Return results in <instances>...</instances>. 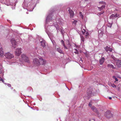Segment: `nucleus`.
<instances>
[{
  "instance_id": "3",
  "label": "nucleus",
  "mask_w": 121,
  "mask_h": 121,
  "mask_svg": "<svg viewBox=\"0 0 121 121\" xmlns=\"http://www.w3.org/2000/svg\"><path fill=\"white\" fill-rule=\"evenodd\" d=\"M21 57L22 59L26 62L28 63L29 62V58L26 56L24 54H22L21 55Z\"/></svg>"
},
{
  "instance_id": "23",
  "label": "nucleus",
  "mask_w": 121,
  "mask_h": 121,
  "mask_svg": "<svg viewBox=\"0 0 121 121\" xmlns=\"http://www.w3.org/2000/svg\"><path fill=\"white\" fill-rule=\"evenodd\" d=\"M64 48L66 49H67L68 48L65 45V44L64 43H63V44H62Z\"/></svg>"
},
{
  "instance_id": "14",
  "label": "nucleus",
  "mask_w": 121,
  "mask_h": 121,
  "mask_svg": "<svg viewBox=\"0 0 121 121\" xmlns=\"http://www.w3.org/2000/svg\"><path fill=\"white\" fill-rule=\"evenodd\" d=\"M90 107H91V109L94 111L97 112L99 115L98 113V110L97 109H96L95 106H90Z\"/></svg>"
},
{
  "instance_id": "1",
  "label": "nucleus",
  "mask_w": 121,
  "mask_h": 121,
  "mask_svg": "<svg viewBox=\"0 0 121 121\" xmlns=\"http://www.w3.org/2000/svg\"><path fill=\"white\" fill-rule=\"evenodd\" d=\"M104 115L107 118H110L112 117V114L111 113V111L108 110L106 112Z\"/></svg>"
},
{
  "instance_id": "26",
  "label": "nucleus",
  "mask_w": 121,
  "mask_h": 121,
  "mask_svg": "<svg viewBox=\"0 0 121 121\" xmlns=\"http://www.w3.org/2000/svg\"><path fill=\"white\" fill-rule=\"evenodd\" d=\"M119 16V14L117 13L115 15V17H118Z\"/></svg>"
},
{
  "instance_id": "29",
  "label": "nucleus",
  "mask_w": 121,
  "mask_h": 121,
  "mask_svg": "<svg viewBox=\"0 0 121 121\" xmlns=\"http://www.w3.org/2000/svg\"><path fill=\"white\" fill-rule=\"evenodd\" d=\"M111 86L113 88L116 87V85L113 84H112Z\"/></svg>"
},
{
  "instance_id": "12",
  "label": "nucleus",
  "mask_w": 121,
  "mask_h": 121,
  "mask_svg": "<svg viewBox=\"0 0 121 121\" xmlns=\"http://www.w3.org/2000/svg\"><path fill=\"white\" fill-rule=\"evenodd\" d=\"M121 60H118L117 62V65L118 67H120L121 66Z\"/></svg>"
},
{
  "instance_id": "22",
  "label": "nucleus",
  "mask_w": 121,
  "mask_h": 121,
  "mask_svg": "<svg viewBox=\"0 0 121 121\" xmlns=\"http://www.w3.org/2000/svg\"><path fill=\"white\" fill-rule=\"evenodd\" d=\"M85 36L86 37H87L89 35V34L88 32H87L85 34Z\"/></svg>"
},
{
  "instance_id": "9",
  "label": "nucleus",
  "mask_w": 121,
  "mask_h": 121,
  "mask_svg": "<svg viewBox=\"0 0 121 121\" xmlns=\"http://www.w3.org/2000/svg\"><path fill=\"white\" fill-rule=\"evenodd\" d=\"M33 61L34 63L36 64H37V65H40V63L39 61V59L38 60L37 58H35L33 60Z\"/></svg>"
},
{
  "instance_id": "32",
  "label": "nucleus",
  "mask_w": 121,
  "mask_h": 121,
  "mask_svg": "<svg viewBox=\"0 0 121 121\" xmlns=\"http://www.w3.org/2000/svg\"><path fill=\"white\" fill-rule=\"evenodd\" d=\"M3 81V79L0 77V81Z\"/></svg>"
},
{
  "instance_id": "24",
  "label": "nucleus",
  "mask_w": 121,
  "mask_h": 121,
  "mask_svg": "<svg viewBox=\"0 0 121 121\" xmlns=\"http://www.w3.org/2000/svg\"><path fill=\"white\" fill-rule=\"evenodd\" d=\"M75 51L74 52V53H75L76 54H78L79 52L77 49H75Z\"/></svg>"
},
{
  "instance_id": "11",
  "label": "nucleus",
  "mask_w": 121,
  "mask_h": 121,
  "mask_svg": "<svg viewBox=\"0 0 121 121\" xmlns=\"http://www.w3.org/2000/svg\"><path fill=\"white\" fill-rule=\"evenodd\" d=\"M105 60V59L104 57H103L101 58L99 60V63L100 65H102L103 64Z\"/></svg>"
},
{
  "instance_id": "18",
  "label": "nucleus",
  "mask_w": 121,
  "mask_h": 121,
  "mask_svg": "<svg viewBox=\"0 0 121 121\" xmlns=\"http://www.w3.org/2000/svg\"><path fill=\"white\" fill-rule=\"evenodd\" d=\"M80 37L81 42H82L83 43H84L85 40V38L83 37L82 36L80 35Z\"/></svg>"
},
{
  "instance_id": "31",
  "label": "nucleus",
  "mask_w": 121,
  "mask_h": 121,
  "mask_svg": "<svg viewBox=\"0 0 121 121\" xmlns=\"http://www.w3.org/2000/svg\"><path fill=\"white\" fill-rule=\"evenodd\" d=\"M92 105V104H91V103H90L89 104V106H91Z\"/></svg>"
},
{
  "instance_id": "4",
  "label": "nucleus",
  "mask_w": 121,
  "mask_h": 121,
  "mask_svg": "<svg viewBox=\"0 0 121 121\" xmlns=\"http://www.w3.org/2000/svg\"><path fill=\"white\" fill-rule=\"evenodd\" d=\"M21 53V48H17L15 51V55L18 56H19Z\"/></svg>"
},
{
  "instance_id": "7",
  "label": "nucleus",
  "mask_w": 121,
  "mask_h": 121,
  "mask_svg": "<svg viewBox=\"0 0 121 121\" xmlns=\"http://www.w3.org/2000/svg\"><path fill=\"white\" fill-rule=\"evenodd\" d=\"M68 9H69L68 10V11L70 14V18H72L74 16L73 12L72 10L70 8H69Z\"/></svg>"
},
{
  "instance_id": "30",
  "label": "nucleus",
  "mask_w": 121,
  "mask_h": 121,
  "mask_svg": "<svg viewBox=\"0 0 121 121\" xmlns=\"http://www.w3.org/2000/svg\"><path fill=\"white\" fill-rule=\"evenodd\" d=\"M68 45H69V46L70 47L71 46L69 42L68 41Z\"/></svg>"
},
{
  "instance_id": "33",
  "label": "nucleus",
  "mask_w": 121,
  "mask_h": 121,
  "mask_svg": "<svg viewBox=\"0 0 121 121\" xmlns=\"http://www.w3.org/2000/svg\"><path fill=\"white\" fill-rule=\"evenodd\" d=\"M82 33L83 34H85V32L84 31H82Z\"/></svg>"
},
{
  "instance_id": "20",
  "label": "nucleus",
  "mask_w": 121,
  "mask_h": 121,
  "mask_svg": "<svg viewBox=\"0 0 121 121\" xmlns=\"http://www.w3.org/2000/svg\"><path fill=\"white\" fill-rule=\"evenodd\" d=\"M114 17H115V15L114 14H112L110 17V19H113Z\"/></svg>"
},
{
  "instance_id": "13",
  "label": "nucleus",
  "mask_w": 121,
  "mask_h": 121,
  "mask_svg": "<svg viewBox=\"0 0 121 121\" xmlns=\"http://www.w3.org/2000/svg\"><path fill=\"white\" fill-rule=\"evenodd\" d=\"M107 66L108 67L112 68L113 69H115L116 68L115 65L114 66L111 64H108Z\"/></svg>"
},
{
  "instance_id": "34",
  "label": "nucleus",
  "mask_w": 121,
  "mask_h": 121,
  "mask_svg": "<svg viewBox=\"0 0 121 121\" xmlns=\"http://www.w3.org/2000/svg\"><path fill=\"white\" fill-rule=\"evenodd\" d=\"M61 42V43H62V44H63V43H64V41H63V40H62Z\"/></svg>"
},
{
  "instance_id": "21",
  "label": "nucleus",
  "mask_w": 121,
  "mask_h": 121,
  "mask_svg": "<svg viewBox=\"0 0 121 121\" xmlns=\"http://www.w3.org/2000/svg\"><path fill=\"white\" fill-rule=\"evenodd\" d=\"M77 22V21L74 20V21L72 22L73 24V25H75L76 24V23Z\"/></svg>"
},
{
  "instance_id": "5",
  "label": "nucleus",
  "mask_w": 121,
  "mask_h": 121,
  "mask_svg": "<svg viewBox=\"0 0 121 121\" xmlns=\"http://www.w3.org/2000/svg\"><path fill=\"white\" fill-rule=\"evenodd\" d=\"M5 57L7 58L11 59L13 58L14 56L9 52L5 54Z\"/></svg>"
},
{
  "instance_id": "6",
  "label": "nucleus",
  "mask_w": 121,
  "mask_h": 121,
  "mask_svg": "<svg viewBox=\"0 0 121 121\" xmlns=\"http://www.w3.org/2000/svg\"><path fill=\"white\" fill-rule=\"evenodd\" d=\"M92 89L91 88L88 89L87 91V94L88 95V97L89 98L90 97L92 93Z\"/></svg>"
},
{
  "instance_id": "17",
  "label": "nucleus",
  "mask_w": 121,
  "mask_h": 121,
  "mask_svg": "<svg viewBox=\"0 0 121 121\" xmlns=\"http://www.w3.org/2000/svg\"><path fill=\"white\" fill-rule=\"evenodd\" d=\"M57 51L59 53L61 54H63V52L62 50H61L60 48H57Z\"/></svg>"
},
{
  "instance_id": "36",
  "label": "nucleus",
  "mask_w": 121,
  "mask_h": 121,
  "mask_svg": "<svg viewBox=\"0 0 121 121\" xmlns=\"http://www.w3.org/2000/svg\"><path fill=\"white\" fill-rule=\"evenodd\" d=\"M83 17V16L82 15V17Z\"/></svg>"
},
{
  "instance_id": "16",
  "label": "nucleus",
  "mask_w": 121,
  "mask_h": 121,
  "mask_svg": "<svg viewBox=\"0 0 121 121\" xmlns=\"http://www.w3.org/2000/svg\"><path fill=\"white\" fill-rule=\"evenodd\" d=\"M3 48H0V55L1 56H4V53L2 51Z\"/></svg>"
},
{
  "instance_id": "15",
  "label": "nucleus",
  "mask_w": 121,
  "mask_h": 121,
  "mask_svg": "<svg viewBox=\"0 0 121 121\" xmlns=\"http://www.w3.org/2000/svg\"><path fill=\"white\" fill-rule=\"evenodd\" d=\"M45 43V41L44 40H42V41H41V45L43 47H44L46 45Z\"/></svg>"
},
{
  "instance_id": "10",
  "label": "nucleus",
  "mask_w": 121,
  "mask_h": 121,
  "mask_svg": "<svg viewBox=\"0 0 121 121\" xmlns=\"http://www.w3.org/2000/svg\"><path fill=\"white\" fill-rule=\"evenodd\" d=\"M104 49L107 52H111L112 51V49L107 46H106V47L104 48Z\"/></svg>"
},
{
  "instance_id": "35",
  "label": "nucleus",
  "mask_w": 121,
  "mask_h": 121,
  "mask_svg": "<svg viewBox=\"0 0 121 121\" xmlns=\"http://www.w3.org/2000/svg\"><path fill=\"white\" fill-rule=\"evenodd\" d=\"M109 99H112V98L111 97H109Z\"/></svg>"
},
{
  "instance_id": "37",
  "label": "nucleus",
  "mask_w": 121,
  "mask_h": 121,
  "mask_svg": "<svg viewBox=\"0 0 121 121\" xmlns=\"http://www.w3.org/2000/svg\"><path fill=\"white\" fill-rule=\"evenodd\" d=\"M91 121V120H90L89 121Z\"/></svg>"
},
{
  "instance_id": "28",
  "label": "nucleus",
  "mask_w": 121,
  "mask_h": 121,
  "mask_svg": "<svg viewBox=\"0 0 121 121\" xmlns=\"http://www.w3.org/2000/svg\"><path fill=\"white\" fill-rule=\"evenodd\" d=\"M104 13V11H101V12L99 13H98V14H99V15H100L101 14H103V13Z\"/></svg>"
},
{
  "instance_id": "25",
  "label": "nucleus",
  "mask_w": 121,
  "mask_h": 121,
  "mask_svg": "<svg viewBox=\"0 0 121 121\" xmlns=\"http://www.w3.org/2000/svg\"><path fill=\"white\" fill-rule=\"evenodd\" d=\"M99 4H105V3L104 2H99Z\"/></svg>"
},
{
  "instance_id": "19",
  "label": "nucleus",
  "mask_w": 121,
  "mask_h": 121,
  "mask_svg": "<svg viewBox=\"0 0 121 121\" xmlns=\"http://www.w3.org/2000/svg\"><path fill=\"white\" fill-rule=\"evenodd\" d=\"M105 5H102L101 7H98V8L100 9H99L100 11L102 10H103V9L105 8Z\"/></svg>"
},
{
  "instance_id": "8",
  "label": "nucleus",
  "mask_w": 121,
  "mask_h": 121,
  "mask_svg": "<svg viewBox=\"0 0 121 121\" xmlns=\"http://www.w3.org/2000/svg\"><path fill=\"white\" fill-rule=\"evenodd\" d=\"M11 41L13 47L15 48V46L16 45L17 43L16 41L14 40V39H12L11 40Z\"/></svg>"
},
{
  "instance_id": "2",
  "label": "nucleus",
  "mask_w": 121,
  "mask_h": 121,
  "mask_svg": "<svg viewBox=\"0 0 121 121\" xmlns=\"http://www.w3.org/2000/svg\"><path fill=\"white\" fill-rule=\"evenodd\" d=\"M39 59L40 65H44L46 63V60L43 58L39 57Z\"/></svg>"
},
{
  "instance_id": "27",
  "label": "nucleus",
  "mask_w": 121,
  "mask_h": 121,
  "mask_svg": "<svg viewBox=\"0 0 121 121\" xmlns=\"http://www.w3.org/2000/svg\"><path fill=\"white\" fill-rule=\"evenodd\" d=\"M113 78L115 79L116 81H118V80L117 78H116L114 76H113Z\"/></svg>"
}]
</instances>
